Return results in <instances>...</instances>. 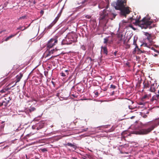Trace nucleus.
Instances as JSON below:
<instances>
[{
  "label": "nucleus",
  "instance_id": "obj_1",
  "mask_svg": "<svg viewBox=\"0 0 159 159\" xmlns=\"http://www.w3.org/2000/svg\"><path fill=\"white\" fill-rule=\"evenodd\" d=\"M150 18L144 17L142 20L139 21V20L135 19L132 17L130 18V20L131 21L135 20V22H133V24L139 25L142 29H146L151 28L150 25L152 23V21L150 20Z\"/></svg>",
  "mask_w": 159,
  "mask_h": 159
},
{
  "label": "nucleus",
  "instance_id": "obj_2",
  "mask_svg": "<svg viewBox=\"0 0 159 159\" xmlns=\"http://www.w3.org/2000/svg\"><path fill=\"white\" fill-rule=\"evenodd\" d=\"M113 4L116 9L120 10L126 5V0H117Z\"/></svg>",
  "mask_w": 159,
  "mask_h": 159
},
{
  "label": "nucleus",
  "instance_id": "obj_3",
  "mask_svg": "<svg viewBox=\"0 0 159 159\" xmlns=\"http://www.w3.org/2000/svg\"><path fill=\"white\" fill-rule=\"evenodd\" d=\"M57 37L56 36L51 38L48 42L47 44V49L48 48H52L53 46L57 44L58 42Z\"/></svg>",
  "mask_w": 159,
  "mask_h": 159
},
{
  "label": "nucleus",
  "instance_id": "obj_4",
  "mask_svg": "<svg viewBox=\"0 0 159 159\" xmlns=\"http://www.w3.org/2000/svg\"><path fill=\"white\" fill-rule=\"evenodd\" d=\"M108 11L104 10L100 13V16L99 18L100 22L102 23V21H106L109 17Z\"/></svg>",
  "mask_w": 159,
  "mask_h": 159
},
{
  "label": "nucleus",
  "instance_id": "obj_5",
  "mask_svg": "<svg viewBox=\"0 0 159 159\" xmlns=\"http://www.w3.org/2000/svg\"><path fill=\"white\" fill-rule=\"evenodd\" d=\"M120 10L121 11V14L125 17L126 16V14H129L130 12L129 7H125V6Z\"/></svg>",
  "mask_w": 159,
  "mask_h": 159
},
{
  "label": "nucleus",
  "instance_id": "obj_6",
  "mask_svg": "<svg viewBox=\"0 0 159 159\" xmlns=\"http://www.w3.org/2000/svg\"><path fill=\"white\" fill-rule=\"evenodd\" d=\"M11 99L12 98L10 96L5 98L4 100L0 102L1 106H4L5 107L7 106L9 101L11 100Z\"/></svg>",
  "mask_w": 159,
  "mask_h": 159
},
{
  "label": "nucleus",
  "instance_id": "obj_7",
  "mask_svg": "<svg viewBox=\"0 0 159 159\" xmlns=\"http://www.w3.org/2000/svg\"><path fill=\"white\" fill-rule=\"evenodd\" d=\"M155 127V126L152 125L151 127L147 129H143L140 131V134H146L150 132Z\"/></svg>",
  "mask_w": 159,
  "mask_h": 159
},
{
  "label": "nucleus",
  "instance_id": "obj_8",
  "mask_svg": "<svg viewBox=\"0 0 159 159\" xmlns=\"http://www.w3.org/2000/svg\"><path fill=\"white\" fill-rule=\"evenodd\" d=\"M44 125V124L43 123H39L36 124L35 125L33 126L32 128L33 129H36L37 130H39L43 128Z\"/></svg>",
  "mask_w": 159,
  "mask_h": 159
},
{
  "label": "nucleus",
  "instance_id": "obj_9",
  "mask_svg": "<svg viewBox=\"0 0 159 159\" xmlns=\"http://www.w3.org/2000/svg\"><path fill=\"white\" fill-rule=\"evenodd\" d=\"M49 48H48V49ZM57 51V49H51V50H49L47 49V51L46 52V57H48V56H50L52 54L54 53L55 52H56Z\"/></svg>",
  "mask_w": 159,
  "mask_h": 159
},
{
  "label": "nucleus",
  "instance_id": "obj_10",
  "mask_svg": "<svg viewBox=\"0 0 159 159\" xmlns=\"http://www.w3.org/2000/svg\"><path fill=\"white\" fill-rule=\"evenodd\" d=\"M22 76L23 75L21 73H20L19 75H17L16 77V79L17 80L16 81V82L15 84L14 85L12 86V87H13L20 80V79L21 78Z\"/></svg>",
  "mask_w": 159,
  "mask_h": 159
},
{
  "label": "nucleus",
  "instance_id": "obj_11",
  "mask_svg": "<svg viewBox=\"0 0 159 159\" xmlns=\"http://www.w3.org/2000/svg\"><path fill=\"white\" fill-rule=\"evenodd\" d=\"M143 52L142 51L140 50L139 48H138V47H136L134 49L133 52V54H135L136 53H137L138 54H140L141 53H142Z\"/></svg>",
  "mask_w": 159,
  "mask_h": 159
},
{
  "label": "nucleus",
  "instance_id": "obj_12",
  "mask_svg": "<svg viewBox=\"0 0 159 159\" xmlns=\"http://www.w3.org/2000/svg\"><path fill=\"white\" fill-rule=\"evenodd\" d=\"M101 52H102L104 54H105L106 55H107L108 54V51L106 46H102Z\"/></svg>",
  "mask_w": 159,
  "mask_h": 159
},
{
  "label": "nucleus",
  "instance_id": "obj_13",
  "mask_svg": "<svg viewBox=\"0 0 159 159\" xmlns=\"http://www.w3.org/2000/svg\"><path fill=\"white\" fill-rule=\"evenodd\" d=\"M65 147H66L67 146H70L71 147H73L75 149L77 148V147L75 145L72 144L70 143H67L64 144Z\"/></svg>",
  "mask_w": 159,
  "mask_h": 159
},
{
  "label": "nucleus",
  "instance_id": "obj_14",
  "mask_svg": "<svg viewBox=\"0 0 159 159\" xmlns=\"http://www.w3.org/2000/svg\"><path fill=\"white\" fill-rule=\"evenodd\" d=\"M143 84L144 89H147L149 87V83L148 81H144L143 82Z\"/></svg>",
  "mask_w": 159,
  "mask_h": 159
},
{
  "label": "nucleus",
  "instance_id": "obj_15",
  "mask_svg": "<svg viewBox=\"0 0 159 159\" xmlns=\"http://www.w3.org/2000/svg\"><path fill=\"white\" fill-rule=\"evenodd\" d=\"M149 91L151 92H154L156 91L155 87H154V84H152L150 86Z\"/></svg>",
  "mask_w": 159,
  "mask_h": 159
},
{
  "label": "nucleus",
  "instance_id": "obj_16",
  "mask_svg": "<svg viewBox=\"0 0 159 159\" xmlns=\"http://www.w3.org/2000/svg\"><path fill=\"white\" fill-rule=\"evenodd\" d=\"M159 98V94H156L154 95L152 98L151 100L153 101L154 100H157Z\"/></svg>",
  "mask_w": 159,
  "mask_h": 159
},
{
  "label": "nucleus",
  "instance_id": "obj_17",
  "mask_svg": "<svg viewBox=\"0 0 159 159\" xmlns=\"http://www.w3.org/2000/svg\"><path fill=\"white\" fill-rule=\"evenodd\" d=\"M151 97V95L150 94H146L144 95L142 98V100H144L145 99H148L149 98H150Z\"/></svg>",
  "mask_w": 159,
  "mask_h": 159
},
{
  "label": "nucleus",
  "instance_id": "obj_18",
  "mask_svg": "<svg viewBox=\"0 0 159 159\" xmlns=\"http://www.w3.org/2000/svg\"><path fill=\"white\" fill-rule=\"evenodd\" d=\"M16 35V34H11L9 36L7 37L6 39H5V41H8L9 39H11V38H12V37H14Z\"/></svg>",
  "mask_w": 159,
  "mask_h": 159
},
{
  "label": "nucleus",
  "instance_id": "obj_19",
  "mask_svg": "<svg viewBox=\"0 0 159 159\" xmlns=\"http://www.w3.org/2000/svg\"><path fill=\"white\" fill-rule=\"evenodd\" d=\"M116 16V14H114L113 13H110L109 14V17L112 16V18H110L112 20H113V19L115 18V17Z\"/></svg>",
  "mask_w": 159,
  "mask_h": 159
},
{
  "label": "nucleus",
  "instance_id": "obj_20",
  "mask_svg": "<svg viewBox=\"0 0 159 159\" xmlns=\"http://www.w3.org/2000/svg\"><path fill=\"white\" fill-rule=\"evenodd\" d=\"M62 12V10H61L60 11V13L58 14L57 16L56 17L55 20H54L55 21H56V22L57 21V20H58L59 17L61 16V14Z\"/></svg>",
  "mask_w": 159,
  "mask_h": 159
},
{
  "label": "nucleus",
  "instance_id": "obj_21",
  "mask_svg": "<svg viewBox=\"0 0 159 159\" xmlns=\"http://www.w3.org/2000/svg\"><path fill=\"white\" fill-rule=\"evenodd\" d=\"M123 35L122 34H120L118 35V40L120 41H121L123 39Z\"/></svg>",
  "mask_w": 159,
  "mask_h": 159
},
{
  "label": "nucleus",
  "instance_id": "obj_22",
  "mask_svg": "<svg viewBox=\"0 0 159 159\" xmlns=\"http://www.w3.org/2000/svg\"><path fill=\"white\" fill-rule=\"evenodd\" d=\"M145 35L147 36V39L149 41H151L152 40L151 39V35L148 33H146Z\"/></svg>",
  "mask_w": 159,
  "mask_h": 159
},
{
  "label": "nucleus",
  "instance_id": "obj_23",
  "mask_svg": "<svg viewBox=\"0 0 159 159\" xmlns=\"http://www.w3.org/2000/svg\"><path fill=\"white\" fill-rule=\"evenodd\" d=\"M57 22L54 20L52 22L48 27V29H50Z\"/></svg>",
  "mask_w": 159,
  "mask_h": 159
},
{
  "label": "nucleus",
  "instance_id": "obj_24",
  "mask_svg": "<svg viewBox=\"0 0 159 159\" xmlns=\"http://www.w3.org/2000/svg\"><path fill=\"white\" fill-rule=\"evenodd\" d=\"M36 110V108L34 107H31L29 109V111L30 112H31Z\"/></svg>",
  "mask_w": 159,
  "mask_h": 159
},
{
  "label": "nucleus",
  "instance_id": "obj_25",
  "mask_svg": "<svg viewBox=\"0 0 159 159\" xmlns=\"http://www.w3.org/2000/svg\"><path fill=\"white\" fill-rule=\"evenodd\" d=\"M10 85V84H8L7 86L4 87L3 88V89H4V90L6 91H8V90H10L11 88V87H11L10 88H9L8 87V86Z\"/></svg>",
  "mask_w": 159,
  "mask_h": 159
},
{
  "label": "nucleus",
  "instance_id": "obj_26",
  "mask_svg": "<svg viewBox=\"0 0 159 159\" xmlns=\"http://www.w3.org/2000/svg\"><path fill=\"white\" fill-rule=\"evenodd\" d=\"M26 29V28L25 27H24V28L23 29V27L22 26H20L18 28H17V30H23Z\"/></svg>",
  "mask_w": 159,
  "mask_h": 159
},
{
  "label": "nucleus",
  "instance_id": "obj_27",
  "mask_svg": "<svg viewBox=\"0 0 159 159\" xmlns=\"http://www.w3.org/2000/svg\"><path fill=\"white\" fill-rule=\"evenodd\" d=\"M116 86L113 85V84H111L110 86V88L113 89H116Z\"/></svg>",
  "mask_w": 159,
  "mask_h": 159
},
{
  "label": "nucleus",
  "instance_id": "obj_28",
  "mask_svg": "<svg viewBox=\"0 0 159 159\" xmlns=\"http://www.w3.org/2000/svg\"><path fill=\"white\" fill-rule=\"evenodd\" d=\"M104 43H107L108 41V39L107 38H104Z\"/></svg>",
  "mask_w": 159,
  "mask_h": 159
},
{
  "label": "nucleus",
  "instance_id": "obj_29",
  "mask_svg": "<svg viewBox=\"0 0 159 159\" xmlns=\"http://www.w3.org/2000/svg\"><path fill=\"white\" fill-rule=\"evenodd\" d=\"M26 16H21V17H20V18H19V19L20 20H21V19H25L26 18Z\"/></svg>",
  "mask_w": 159,
  "mask_h": 159
},
{
  "label": "nucleus",
  "instance_id": "obj_30",
  "mask_svg": "<svg viewBox=\"0 0 159 159\" xmlns=\"http://www.w3.org/2000/svg\"><path fill=\"white\" fill-rule=\"evenodd\" d=\"M133 44L136 47H138V46L136 43V41L134 39V40Z\"/></svg>",
  "mask_w": 159,
  "mask_h": 159
},
{
  "label": "nucleus",
  "instance_id": "obj_31",
  "mask_svg": "<svg viewBox=\"0 0 159 159\" xmlns=\"http://www.w3.org/2000/svg\"><path fill=\"white\" fill-rule=\"evenodd\" d=\"M6 91L4 90V89L3 88L2 90L0 91V92L2 93H5Z\"/></svg>",
  "mask_w": 159,
  "mask_h": 159
},
{
  "label": "nucleus",
  "instance_id": "obj_32",
  "mask_svg": "<svg viewBox=\"0 0 159 159\" xmlns=\"http://www.w3.org/2000/svg\"><path fill=\"white\" fill-rule=\"evenodd\" d=\"M61 75L63 77H65L66 76V75L65 74V73L63 72H61Z\"/></svg>",
  "mask_w": 159,
  "mask_h": 159
},
{
  "label": "nucleus",
  "instance_id": "obj_33",
  "mask_svg": "<svg viewBox=\"0 0 159 159\" xmlns=\"http://www.w3.org/2000/svg\"><path fill=\"white\" fill-rule=\"evenodd\" d=\"M44 11L43 10H41L40 11V14H41V16H42V15L44 13Z\"/></svg>",
  "mask_w": 159,
  "mask_h": 159
},
{
  "label": "nucleus",
  "instance_id": "obj_34",
  "mask_svg": "<svg viewBox=\"0 0 159 159\" xmlns=\"http://www.w3.org/2000/svg\"><path fill=\"white\" fill-rule=\"evenodd\" d=\"M86 17L88 19H90L91 18V16L89 15H87L86 16Z\"/></svg>",
  "mask_w": 159,
  "mask_h": 159
},
{
  "label": "nucleus",
  "instance_id": "obj_35",
  "mask_svg": "<svg viewBox=\"0 0 159 159\" xmlns=\"http://www.w3.org/2000/svg\"><path fill=\"white\" fill-rule=\"evenodd\" d=\"M42 151H43V152H45V151H47V149L46 148H44L42 150Z\"/></svg>",
  "mask_w": 159,
  "mask_h": 159
},
{
  "label": "nucleus",
  "instance_id": "obj_36",
  "mask_svg": "<svg viewBox=\"0 0 159 159\" xmlns=\"http://www.w3.org/2000/svg\"><path fill=\"white\" fill-rule=\"evenodd\" d=\"M122 23H123V24H124V25H125V24H124L125 23H127V22L126 21H125L124 20H122Z\"/></svg>",
  "mask_w": 159,
  "mask_h": 159
},
{
  "label": "nucleus",
  "instance_id": "obj_37",
  "mask_svg": "<svg viewBox=\"0 0 159 159\" xmlns=\"http://www.w3.org/2000/svg\"><path fill=\"white\" fill-rule=\"evenodd\" d=\"M65 71L66 73V74L67 75H68V72L69 71V70H66Z\"/></svg>",
  "mask_w": 159,
  "mask_h": 159
},
{
  "label": "nucleus",
  "instance_id": "obj_38",
  "mask_svg": "<svg viewBox=\"0 0 159 159\" xmlns=\"http://www.w3.org/2000/svg\"><path fill=\"white\" fill-rule=\"evenodd\" d=\"M88 129L87 128H86V129H83L82 130V132H85V131H86Z\"/></svg>",
  "mask_w": 159,
  "mask_h": 159
},
{
  "label": "nucleus",
  "instance_id": "obj_39",
  "mask_svg": "<svg viewBox=\"0 0 159 159\" xmlns=\"http://www.w3.org/2000/svg\"><path fill=\"white\" fill-rule=\"evenodd\" d=\"M125 134H121V135H122V136L124 138H125V137H126V136H125Z\"/></svg>",
  "mask_w": 159,
  "mask_h": 159
},
{
  "label": "nucleus",
  "instance_id": "obj_40",
  "mask_svg": "<svg viewBox=\"0 0 159 159\" xmlns=\"http://www.w3.org/2000/svg\"><path fill=\"white\" fill-rule=\"evenodd\" d=\"M87 59H88V60H90L91 61H92V59L91 57H88L87 58Z\"/></svg>",
  "mask_w": 159,
  "mask_h": 159
},
{
  "label": "nucleus",
  "instance_id": "obj_41",
  "mask_svg": "<svg viewBox=\"0 0 159 159\" xmlns=\"http://www.w3.org/2000/svg\"><path fill=\"white\" fill-rule=\"evenodd\" d=\"M129 108L130 109H134V108H132L131 106H129Z\"/></svg>",
  "mask_w": 159,
  "mask_h": 159
},
{
  "label": "nucleus",
  "instance_id": "obj_42",
  "mask_svg": "<svg viewBox=\"0 0 159 159\" xmlns=\"http://www.w3.org/2000/svg\"><path fill=\"white\" fill-rule=\"evenodd\" d=\"M64 41H64V40H63V41H62V43H61V44H62V45H64V44H66V43H64Z\"/></svg>",
  "mask_w": 159,
  "mask_h": 159
},
{
  "label": "nucleus",
  "instance_id": "obj_43",
  "mask_svg": "<svg viewBox=\"0 0 159 159\" xmlns=\"http://www.w3.org/2000/svg\"><path fill=\"white\" fill-rule=\"evenodd\" d=\"M130 45H129V44H128L126 45L127 48H130Z\"/></svg>",
  "mask_w": 159,
  "mask_h": 159
},
{
  "label": "nucleus",
  "instance_id": "obj_44",
  "mask_svg": "<svg viewBox=\"0 0 159 159\" xmlns=\"http://www.w3.org/2000/svg\"><path fill=\"white\" fill-rule=\"evenodd\" d=\"M129 26L130 27H131V28H133V29H134V28L133 27V26H132V25H129Z\"/></svg>",
  "mask_w": 159,
  "mask_h": 159
},
{
  "label": "nucleus",
  "instance_id": "obj_45",
  "mask_svg": "<svg viewBox=\"0 0 159 159\" xmlns=\"http://www.w3.org/2000/svg\"><path fill=\"white\" fill-rule=\"evenodd\" d=\"M117 51H116V52H114V55L115 56H116V54H117Z\"/></svg>",
  "mask_w": 159,
  "mask_h": 159
},
{
  "label": "nucleus",
  "instance_id": "obj_46",
  "mask_svg": "<svg viewBox=\"0 0 159 159\" xmlns=\"http://www.w3.org/2000/svg\"><path fill=\"white\" fill-rule=\"evenodd\" d=\"M5 30H2V31H0V34H1L2 32L5 31Z\"/></svg>",
  "mask_w": 159,
  "mask_h": 159
},
{
  "label": "nucleus",
  "instance_id": "obj_47",
  "mask_svg": "<svg viewBox=\"0 0 159 159\" xmlns=\"http://www.w3.org/2000/svg\"><path fill=\"white\" fill-rule=\"evenodd\" d=\"M95 94L97 96L98 95V92H97L95 93Z\"/></svg>",
  "mask_w": 159,
  "mask_h": 159
},
{
  "label": "nucleus",
  "instance_id": "obj_48",
  "mask_svg": "<svg viewBox=\"0 0 159 159\" xmlns=\"http://www.w3.org/2000/svg\"><path fill=\"white\" fill-rule=\"evenodd\" d=\"M51 82L54 85H55V83H54V82H53V81H52Z\"/></svg>",
  "mask_w": 159,
  "mask_h": 159
},
{
  "label": "nucleus",
  "instance_id": "obj_49",
  "mask_svg": "<svg viewBox=\"0 0 159 159\" xmlns=\"http://www.w3.org/2000/svg\"><path fill=\"white\" fill-rule=\"evenodd\" d=\"M143 45H144V46H147V44L146 43H144V44H143Z\"/></svg>",
  "mask_w": 159,
  "mask_h": 159
},
{
  "label": "nucleus",
  "instance_id": "obj_50",
  "mask_svg": "<svg viewBox=\"0 0 159 159\" xmlns=\"http://www.w3.org/2000/svg\"><path fill=\"white\" fill-rule=\"evenodd\" d=\"M143 117L144 118H146L147 117V115H144L143 116Z\"/></svg>",
  "mask_w": 159,
  "mask_h": 159
},
{
  "label": "nucleus",
  "instance_id": "obj_51",
  "mask_svg": "<svg viewBox=\"0 0 159 159\" xmlns=\"http://www.w3.org/2000/svg\"><path fill=\"white\" fill-rule=\"evenodd\" d=\"M125 153H126V154H128V152H125Z\"/></svg>",
  "mask_w": 159,
  "mask_h": 159
},
{
  "label": "nucleus",
  "instance_id": "obj_52",
  "mask_svg": "<svg viewBox=\"0 0 159 159\" xmlns=\"http://www.w3.org/2000/svg\"><path fill=\"white\" fill-rule=\"evenodd\" d=\"M26 158L27 159H28L27 158V155L26 156Z\"/></svg>",
  "mask_w": 159,
  "mask_h": 159
},
{
  "label": "nucleus",
  "instance_id": "obj_53",
  "mask_svg": "<svg viewBox=\"0 0 159 159\" xmlns=\"http://www.w3.org/2000/svg\"><path fill=\"white\" fill-rule=\"evenodd\" d=\"M134 117V116H132L131 117V119H132L133 118V117Z\"/></svg>",
  "mask_w": 159,
  "mask_h": 159
},
{
  "label": "nucleus",
  "instance_id": "obj_54",
  "mask_svg": "<svg viewBox=\"0 0 159 159\" xmlns=\"http://www.w3.org/2000/svg\"><path fill=\"white\" fill-rule=\"evenodd\" d=\"M34 4H35V1H34Z\"/></svg>",
  "mask_w": 159,
  "mask_h": 159
},
{
  "label": "nucleus",
  "instance_id": "obj_55",
  "mask_svg": "<svg viewBox=\"0 0 159 159\" xmlns=\"http://www.w3.org/2000/svg\"><path fill=\"white\" fill-rule=\"evenodd\" d=\"M74 159H76L75 158H73Z\"/></svg>",
  "mask_w": 159,
  "mask_h": 159
},
{
  "label": "nucleus",
  "instance_id": "obj_56",
  "mask_svg": "<svg viewBox=\"0 0 159 159\" xmlns=\"http://www.w3.org/2000/svg\"><path fill=\"white\" fill-rule=\"evenodd\" d=\"M24 0L26 1H28V0Z\"/></svg>",
  "mask_w": 159,
  "mask_h": 159
},
{
  "label": "nucleus",
  "instance_id": "obj_57",
  "mask_svg": "<svg viewBox=\"0 0 159 159\" xmlns=\"http://www.w3.org/2000/svg\"><path fill=\"white\" fill-rule=\"evenodd\" d=\"M125 40H124V43H125Z\"/></svg>",
  "mask_w": 159,
  "mask_h": 159
}]
</instances>
